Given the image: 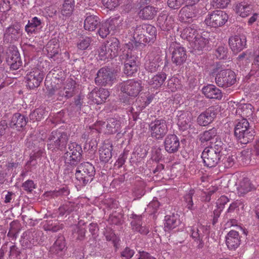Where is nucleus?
I'll use <instances>...</instances> for the list:
<instances>
[{
	"label": "nucleus",
	"mask_w": 259,
	"mask_h": 259,
	"mask_svg": "<svg viewBox=\"0 0 259 259\" xmlns=\"http://www.w3.org/2000/svg\"><path fill=\"white\" fill-rule=\"evenodd\" d=\"M110 93L108 90L105 89H100L98 91L92 92L90 95V97L93 99L94 103L97 104H101L105 102Z\"/></svg>",
	"instance_id": "obj_32"
},
{
	"label": "nucleus",
	"mask_w": 259,
	"mask_h": 259,
	"mask_svg": "<svg viewBox=\"0 0 259 259\" xmlns=\"http://www.w3.org/2000/svg\"><path fill=\"white\" fill-rule=\"evenodd\" d=\"M132 230L134 232H139L142 235H146L149 232V228L146 226H142L141 222L137 223L135 222H131Z\"/></svg>",
	"instance_id": "obj_55"
},
{
	"label": "nucleus",
	"mask_w": 259,
	"mask_h": 259,
	"mask_svg": "<svg viewBox=\"0 0 259 259\" xmlns=\"http://www.w3.org/2000/svg\"><path fill=\"white\" fill-rule=\"evenodd\" d=\"M44 78L42 71L38 68H33L27 73L25 79L27 87L30 89H34L38 88Z\"/></svg>",
	"instance_id": "obj_14"
},
{
	"label": "nucleus",
	"mask_w": 259,
	"mask_h": 259,
	"mask_svg": "<svg viewBox=\"0 0 259 259\" xmlns=\"http://www.w3.org/2000/svg\"><path fill=\"white\" fill-rule=\"evenodd\" d=\"M62 158L66 165L75 167L80 164L82 159V155L70 154L67 151L64 153Z\"/></svg>",
	"instance_id": "obj_34"
},
{
	"label": "nucleus",
	"mask_w": 259,
	"mask_h": 259,
	"mask_svg": "<svg viewBox=\"0 0 259 259\" xmlns=\"http://www.w3.org/2000/svg\"><path fill=\"white\" fill-rule=\"evenodd\" d=\"M178 122L177 124L179 129L185 131L192 126V120L193 116L191 113L189 111H179L177 114Z\"/></svg>",
	"instance_id": "obj_20"
},
{
	"label": "nucleus",
	"mask_w": 259,
	"mask_h": 259,
	"mask_svg": "<svg viewBox=\"0 0 259 259\" xmlns=\"http://www.w3.org/2000/svg\"><path fill=\"white\" fill-rule=\"evenodd\" d=\"M215 80L216 84L219 87L228 88L232 86L236 82V74L231 70H223L216 75Z\"/></svg>",
	"instance_id": "obj_9"
},
{
	"label": "nucleus",
	"mask_w": 259,
	"mask_h": 259,
	"mask_svg": "<svg viewBox=\"0 0 259 259\" xmlns=\"http://www.w3.org/2000/svg\"><path fill=\"white\" fill-rule=\"evenodd\" d=\"M228 19L227 14L224 11L215 10L209 13L204 22L207 26L217 28L224 25Z\"/></svg>",
	"instance_id": "obj_8"
},
{
	"label": "nucleus",
	"mask_w": 259,
	"mask_h": 259,
	"mask_svg": "<svg viewBox=\"0 0 259 259\" xmlns=\"http://www.w3.org/2000/svg\"><path fill=\"white\" fill-rule=\"evenodd\" d=\"M149 130L152 138L161 140L168 132L167 122L163 119H156L149 124Z\"/></svg>",
	"instance_id": "obj_7"
},
{
	"label": "nucleus",
	"mask_w": 259,
	"mask_h": 259,
	"mask_svg": "<svg viewBox=\"0 0 259 259\" xmlns=\"http://www.w3.org/2000/svg\"><path fill=\"white\" fill-rule=\"evenodd\" d=\"M75 207L74 202L67 201L59 207L58 208L59 214L61 216H63L65 214H69L74 210Z\"/></svg>",
	"instance_id": "obj_51"
},
{
	"label": "nucleus",
	"mask_w": 259,
	"mask_h": 259,
	"mask_svg": "<svg viewBox=\"0 0 259 259\" xmlns=\"http://www.w3.org/2000/svg\"><path fill=\"white\" fill-rule=\"evenodd\" d=\"M191 233L192 237L196 241L197 239L203 238L204 232H207V227L205 226H199L197 227H193L191 229Z\"/></svg>",
	"instance_id": "obj_52"
},
{
	"label": "nucleus",
	"mask_w": 259,
	"mask_h": 259,
	"mask_svg": "<svg viewBox=\"0 0 259 259\" xmlns=\"http://www.w3.org/2000/svg\"><path fill=\"white\" fill-rule=\"evenodd\" d=\"M95 172V168L93 164L88 162H83L77 166L75 176L79 183L85 186L93 181Z\"/></svg>",
	"instance_id": "obj_5"
},
{
	"label": "nucleus",
	"mask_w": 259,
	"mask_h": 259,
	"mask_svg": "<svg viewBox=\"0 0 259 259\" xmlns=\"http://www.w3.org/2000/svg\"><path fill=\"white\" fill-rule=\"evenodd\" d=\"M105 45L115 57L118 55L120 42L116 37H111L104 42Z\"/></svg>",
	"instance_id": "obj_45"
},
{
	"label": "nucleus",
	"mask_w": 259,
	"mask_h": 259,
	"mask_svg": "<svg viewBox=\"0 0 259 259\" xmlns=\"http://www.w3.org/2000/svg\"><path fill=\"white\" fill-rule=\"evenodd\" d=\"M164 146L167 153H175L178 151L180 147L179 139L175 134H169L165 138Z\"/></svg>",
	"instance_id": "obj_22"
},
{
	"label": "nucleus",
	"mask_w": 259,
	"mask_h": 259,
	"mask_svg": "<svg viewBox=\"0 0 259 259\" xmlns=\"http://www.w3.org/2000/svg\"><path fill=\"white\" fill-rule=\"evenodd\" d=\"M202 93L207 98L221 100L223 97L221 91L214 85L208 84L202 88Z\"/></svg>",
	"instance_id": "obj_27"
},
{
	"label": "nucleus",
	"mask_w": 259,
	"mask_h": 259,
	"mask_svg": "<svg viewBox=\"0 0 259 259\" xmlns=\"http://www.w3.org/2000/svg\"><path fill=\"white\" fill-rule=\"evenodd\" d=\"M203 12L199 6H191L186 5L179 12V20L181 22L190 23L193 18L201 15Z\"/></svg>",
	"instance_id": "obj_11"
},
{
	"label": "nucleus",
	"mask_w": 259,
	"mask_h": 259,
	"mask_svg": "<svg viewBox=\"0 0 259 259\" xmlns=\"http://www.w3.org/2000/svg\"><path fill=\"white\" fill-rule=\"evenodd\" d=\"M54 83H51L50 86L46 84L47 86L48 95L50 97L55 96L57 100L64 102L76 94V83L71 79H67L62 86L58 83L56 84L54 82Z\"/></svg>",
	"instance_id": "obj_2"
},
{
	"label": "nucleus",
	"mask_w": 259,
	"mask_h": 259,
	"mask_svg": "<svg viewBox=\"0 0 259 259\" xmlns=\"http://www.w3.org/2000/svg\"><path fill=\"white\" fill-rule=\"evenodd\" d=\"M179 217L180 216L177 213L166 215L165 217L164 231L169 232L171 230L179 226L181 223Z\"/></svg>",
	"instance_id": "obj_30"
},
{
	"label": "nucleus",
	"mask_w": 259,
	"mask_h": 259,
	"mask_svg": "<svg viewBox=\"0 0 259 259\" xmlns=\"http://www.w3.org/2000/svg\"><path fill=\"white\" fill-rule=\"evenodd\" d=\"M125 48H126L123 49L119 55L120 60L124 61V64H139L138 57L132 54V51L127 46Z\"/></svg>",
	"instance_id": "obj_28"
},
{
	"label": "nucleus",
	"mask_w": 259,
	"mask_h": 259,
	"mask_svg": "<svg viewBox=\"0 0 259 259\" xmlns=\"http://www.w3.org/2000/svg\"><path fill=\"white\" fill-rule=\"evenodd\" d=\"M52 43L50 41L48 44L47 51L48 56L49 58L53 59L54 61H57L59 58V52L60 51L59 46L58 45H53L52 46Z\"/></svg>",
	"instance_id": "obj_50"
},
{
	"label": "nucleus",
	"mask_w": 259,
	"mask_h": 259,
	"mask_svg": "<svg viewBox=\"0 0 259 259\" xmlns=\"http://www.w3.org/2000/svg\"><path fill=\"white\" fill-rule=\"evenodd\" d=\"M91 38L89 37H82L79 39L77 44V47L81 50H86L90 45Z\"/></svg>",
	"instance_id": "obj_64"
},
{
	"label": "nucleus",
	"mask_w": 259,
	"mask_h": 259,
	"mask_svg": "<svg viewBox=\"0 0 259 259\" xmlns=\"http://www.w3.org/2000/svg\"><path fill=\"white\" fill-rule=\"evenodd\" d=\"M240 206H241L242 208H243L244 205L242 202L239 200H236L230 205L227 210L226 213V217L231 220L232 223H235V220L232 218L234 216V214L237 213Z\"/></svg>",
	"instance_id": "obj_43"
},
{
	"label": "nucleus",
	"mask_w": 259,
	"mask_h": 259,
	"mask_svg": "<svg viewBox=\"0 0 259 259\" xmlns=\"http://www.w3.org/2000/svg\"><path fill=\"white\" fill-rule=\"evenodd\" d=\"M209 145L207 146V148L213 150L217 154H219L220 156L226 154V152L227 149V146L226 143H224L220 138L217 137L214 142L210 141Z\"/></svg>",
	"instance_id": "obj_31"
},
{
	"label": "nucleus",
	"mask_w": 259,
	"mask_h": 259,
	"mask_svg": "<svg viewBox=\"0 0 259 259\" xmlns=\"http://www.w3.org/2000/svg\"><path fill=\"white\" fill-rule=\"evenodd\" d=\"M195 193L194 189L190 190L184 196V199L186 203V207L190 210L194 209V203L193 202V196Z\"/></svg>",
	"instance_id": "obj_58"
},
{
	"label": "nucleus",
	"mask_w": 259,
	"mask_h": 259,
	"mask_svg": "<svg viewBox=\"0 0 259 259\" xmlns=\"http://www.w3.org/2000/svg\"><path fill=\"white\" fill-rule=\"evenodd\" d=\"M27 122L28 118L25 115L20 113H16L12 116L9 125L11 127L20 130L25 126Z\"/></svg>",
	"instance_id": "obj_26"
},
{
	"label": "nucleus",
	"mask_w": 259,
	"mask_h": 259,
	"mask_svg": "<svg viewBox=\"0 0 259 259\" xmlns=\"http://www.w3.org/2000/svg\"><path fill=\"white\" fill-rule=\"evenodd\" d=\"M228 48L223 45L218 47L215 50L214 55L219 59H225L227 58Z\"/></svg>",
	"instance_id": "obj_61"
},
{
	"label": "nucleus",
	"mask_w": 259,
	"mask_h": 259,
	"mask_svg": "<svg viewBox=\"0 0 259 259\" xmlns=\"http://www.w3.org/2000/svg\"><path fill=\"white\" fill-rule=\"evenodd\" d=\"M68 153L70 154L82 155V150L80 145L76 142H70L68 144Z\"/></svg>",
	"instance_id": "obj_62"
},
{
	"label": "nucleus",
	"mask_w": 259,
	"mask_h": 259,
	"mask_svg": "<svg viewBox=\"0 0 259 259\" xmlns=\"http://www.w3.org/2000/svg\"><path fill=\"white\" fill-rule=\"evenodd\" d=\"M174 19L171 16L161 13L157 18V25L163 31H169L172 27Z\"/></svg>",
	"instance_id": "obj_24"
},
{
	"label": "nucleus",
	"mask_w": 259,
	"mask_h": 259,
	"mask_svg": "<svg viewBox=\"0 0 259 259\" xmlns=\"http://www.w3.org/2000/svg\"><path fill=\"white\" fill-rule=\"evenodd\" d=\"M112 145L110 143L104 144L99 149L100 160L104 163L108 162L112 157Z\"/></svg>",
	"instance_id": "obj_38"
},
{
	"label": "nucleus",
	"mask_w": 259,
	"mask_h": 259,
	"mask_svg": "<svg viewBox=\"0 0 259 259\" xmlns=\"http://www.w3.org/2000/svg\"><path fill=\"white\" fill-rule=\"evenodd\" d=\"M124 73L127 76H132L136 72H137L139 68V64H124Z\"/></svg>",
	"instance_id": "obj_63"
},
{
	"label": "nucleus",
	"mask_w": 259,
	"mask_h": 259,
	"mask_svg": "<svg viewBox=\"0 0 259 259\" xmlns=\"http://www.w3.org/2000/svg\"><path fill=\"white\" fill-rule=\"evenodd\" d=\"M221 157L219 154L216 153L207 147H205L201 154L204 165L208 167L215 166L220 162Z\"/></svg>",
	"instance_id": "obj_18"
},
{
	"label": "nucleus",
	"mask_w": 259,
	"mask_h": 259,
	"mask_svg": "<svg viewBox=\"0 0 259 259\" xmlns=\"http://www.w3.org/2000/svg\"><path fill=\"white\" fill-rule=\"evenodd\" d=\"M157 10L156 8L147 6L140 10L139 15L143 20H152L156 16Z\"/></svg>",
	"instance_id": "obj_41"
},
{
	"label": "nucleus",
	"mask_w": 259,
	"mask_h": 259,
	"mask_svg": "<svg viewBox=\"0 0 259 259\" xmlns=\"http://www.w3.org/2000/svg\"><path fill=\"white\" fill-rule=\"evenodd\" d=\"M236 13L241 17L244 18L249 15L252 10V6L250 4L243 1L237 4L235 7Z\"/></svg>",
	"instance_id": "obj_36"
},
{
	"label": "nucleus",
	"mask_w": 259,
	"mask_h": 259,
	"mask_svg": "<svg viewBox=\"0 0 259 259\" xmlns=\"http://www.w3.org/2000/svg\"><path fill=\"white\" fill-rule=\"evenodd\" d=\"M100 24L99 18L94 15L87 16L84 21V28L89 31H94Z\"/></svg>",
	"instance_id": "obj_35"
},
{
	"label": "nucleus",
	"mask_w": 259,
	"mask_h": 259,
	"mask_svg": "<svg viewBox=\"0 0 259 259\" xmlns=\"http://www.w3.org/2000/svg\"><path fill=\"white\" fill-rule=\"evenodd\" d=\"M9 259H21V251L20 249L15 244H13L10 247L9 252Z\"/></svg>",
	"instance_id": "obj_56"
},
{
	"label": "nucleus",
	"mask_w": 259,
	"mask_h": 259,
	"mask_svg": "<svg viewBox=\"0 0 259 259\" xmlns=\"http://www.w3.org/2000/svg\"><path fill=\"white\" fill-rule=\"evenodd\" d=\"M39 233L28 230L23 233L20 242L24 249L31 248L38 243Z\"/></svg>",
	"instance_id": "obj_17"
},
{
	"label": "nucleus",
	"mask_w": 259,
	"mask_h": 259,
	"mask_svg": "<svg viewBox=\"0 0 259 259\" xmlns=\"http://www.w3.org/2000/svg\"><path fill=\"white\" fill-rule=\"evenodd\" d=\"M161 148L160 147L154 146L152 148L151 159L156 162H159L162 159Z\"/></svg>",
	"instance_id": "obj_60"
},
{
	"label": "nucleus",
	"mask_w": 259,
	"mask_h": 259,
	"mask_svg": "<svg viewBox=\"0 0 259 259\" xmlns=\"http://www.w3.org/2000/svg\"><path fill=\"white\" fill-rule=\"evenodd\" d=\"M217 111L214 106L209 107L198 116V124L200 126H206L211 123L216 116Z\"/></svg>",
	"instance_id": "obj_21"
},
{
	"label": "nucleus",
	"mask_w": 259,
	"mask_h": 259,
	"mask_svg": "<svg viewBox=\"0 0 259 259\" xmlns=\"http://www.w3.org/2000/svg\"><path fill=\"white\" fill-rule=\"evenodd\" d=\"M74 0H64L61 12L63 15H69L74 8Z\"/></svg>",
	"instance_id": "obj_54"
},
{
	"label": "nucleus",
	"mask_w": 259,
	"mask_h": 259,
	"mask_svg": "<svg viewBox=\"0 0 259 259\" xmlns=\"http://www.w3.org/2000/svg\"><path fill=\"white\" fill-rule=\"evenodd\" d=\"M166 78V74L165 73H159L150 79L148 83L154 88H158L163 84Z\"/></svg>",
	"instance_id": "obj_46"
},
{
	"label": "nucleus",
	"mask_w": 259,
	"mask_h": 259,
	"mask_svg": "<svg viewBox=\"0 0 259 259\" xmlns=\"http://www.w3.org/2000/svg\"><path fill=\"white\" fill-rule=\"evenodd\" d=\"M49 193L52 198H55V197H58L59 196H67L69 194L70 191L68 188L65 186L59 189L58 190H56L53 191H51Z\"/></svg>",
	"instance_id": "obj_59"
},
{
	"label": "nucleus",
	"mask_w": 259,
	"mask_h": 259,
	"mask_svg": "<svg viewBox=\"0 0 259 259\" xmlns=\"http://www.w3.org/2000/svg\"><path fill=\"white\" fill-rule=\"evenodd\" d=\"M246 42V40L244 36H232L229 39L230 48L234 53L241 51L245 47Z\"/></svg>",
	"instance_id": "obj_23"
},
{
	"label": "nucleus",
	"mask_w": 259,
	"mask_h": 259,
	"mask_svg": "<svg viewBox=\"0 0 259 259\" xmlns=\"http://www.w3.org/2000/svg\"><path fill=\"white\" fill-rule=\"evenodd\" d=\"M199 34L197 27L196 26H191L183 30L181 36L182 38L186 39L191 42L194 40Z\"/></svg>",
	"instance_id": "obj_42"
},
{
	"label": "nucleus",
	"mask_w": 259,
	"mask_h": 259,
	"mask_svg": "<svg viewBox=\"0 0 259 259\" xmlns=\"http://www.w3.org/2000/svg\"><path fill=\"white\" fill-rule=\"evenodd\" d=\"M106 127L109 134H115L120 130V122L115 118H108Z\"/></svg>",
	"instance_id": "obj_47"
},
{
	"label": "nucleus",
	"mask_w": 259,
	"mask_h": 259,
	"mask_svg": "<svg viewBox=\"0 0 259 259\" xmlns=\"http://www.w3.org/2000/svg\"><path fill=\"white\" fill-rule=\"evenodd\" d=\"M117 88L121 92L132 97H136L142 90L141 81L133 79L120 82Z\"/></svg>",
	"instance_id": "obj_12"
},
{
	"label": "nucleus",
	"mask_w": 259,
	"mask_h": 259,
	"mask_svg": "<svg viewBox=\"0 0 259 259\" xmlns=\"http://www.w3.org/2000/svg\"><path fill=\"white\" fill-rule=\"evenodd\" d=\"M112 55V53L107 49L105 44L100 46L98 49V57L101 60L105 61L107 59H112L115 57Z\"/></svg>",
	"instance_id": "obj_53"
},
{
	"label": "nucleus",
	"mask_w": 259,
	"mask_h": 259,
	"mask_svg": "<svg viewBox=\"0 0 259 259\" xmlns=\"http://www.w3.org/2000/svg\"><path fill=\"white\" fill-rule=\"evenodd\" d=\"M46 112L42 108H37L29 115L30 119L33 121H40L44 118Z\"/></svg>",
	"instance_id": "obj_57"
},
{
	"label": "nucleus",
	"mask_w": 259,
	"mask_h": 259,
	"mask_svg": "<svg viewBox=\"0 0 259 259\" xmlns=\"http://www.w3.org/2000/svg\"><path fill=\"white\" fill-rule=\"evenodd\" d=\"M253 106L250 104H244L237 109L236 112L242 118L239 119L234 128V136L238 142L247 144L252 141L255 136L254 125L245 117L251 116L253 113Z\"/></svg>",
	"instance_id": "obj_1"
},
{
	"label": "nucleus",
	"mask_w": 259,
	"mask_h": 259,
	"mask_svg": "<svg viewBox=\"0 0 259 259\" xmlns=\"http://www.w3.org/2000/svg\"><path fill=\"white\" fill-rule=\"evenodd\" d=\"M6 63L12 70L18 69L22 65V61L20 54L16 47L9 48L6 57Z\"/></svg>",
	"instance_id": "obj_15"
},
{
	"label": "nucleus",
	"mask_w": 259,
	"mask_h": 259,
	"mask_svg": "<svg viewBox=\"0 0 259 259\" xmlns=\"http://www.w3.org/2000/svg\"><path fill=\"white\" fill-rule=\"evenodd\" d=\"M217 134V130L215 127L205 131L200 134L199 141L200 142V146L202 147L206 146L208 142L211 141L215 138L218 137Z\"/></svg>",
	"instance_id": "obj_33"
},
{
	"label": "nucleus",
	"mask_w": 259,
	"mask_h": 259,
	"mask_svg": "<svg viewBox=\"0 0 259 259\" xmlns=\"http://www.w3.org/2000/svg\"><path fill=\"white\" fill-rule=\"evenodd\" d=\"M132 29L136 47L141 44L153 42L156 39V28L151 24H143L133 27Z\"/></svg>",
	"instance_id": "obj_3"
},
{
	"label": "nucleus",
	"mask_w": 259,
	"mask_h": 259,
	"mask_svg": "<svg viewBox=\"0 0 259 259\" xmlns=\"http://www.w3.org/2000/svg\"><path fill=\"white\" fill-rule=\"evenodd\" d=\"M46 231L56 232L63 228V225L58 220H48L44 226Z\"/></svg>",
	"instance_id": "obj_48"
},
{
	"label": "nucleus",
	"mask_w": 259,
	"mask_h": 259,
	"mask_svg": "<svg viewBox=\"0 0 259 259\" xmlns=\"http://www.w3.org/2000/svg\"><path fill=\"white\" fill-rule=\"evenodd\" d=\"M240 237L237 231L231 230L226 236V242L228 248L234 250L240 244Z\"/></svg>",
	"instance_id": "obj_25"
},
{
	"label": "nucleus",
	"mask_w": 259,
	"mask_h": 259,
	"mask_svg": "<svg viewBox=\"0 0 259 259\" xmlns=\"http://www.w3.org/2000/svg\"><path fill=\"white\" fill-rule=\"evenodd\" d=\"M159 49H155L150 52L147 56L145 63V69L150 72H154L158 70L162 64Z\"/></svg>",
	"instance_id": "obj_10"
},
{
	"label": "nucleus",
	"mask_w": 259,
	"mask_h": 259,
	"mask_svg": "<svg viewBox=\"0 0 259 259\" xmlns=\"http://www.w3.org/2000/svg\"><path fill=\"white\" fill-rule=\"evenodd\" d=\"M21 229V225L18 220H15L12 222L10 224L9 231L8 233V236L12 238V240H15Z\"/></svg>",
	"instance_id": "obj_49"
},
{
	"label": "nucleus",
	"mask_w": 259,
	"mask_h": 259,
	"mask_svg": "<svg viewBox=\"0 0 259 259\" xmlns=\"http://www.w3.org/2000/svg\"><path fill=\"white\" fill-rule=\"evenodd\" d=\"M145 104L141 105L140 101H137L132 104L127 110L130 119H133L134 121H136L138 118L140 113L145 108Z\"/></svg>",
	"instance_id": "obj_40"
},
{
	"label": "nucleus",
	"mask_w": 259,
	"mask_h": 259,
	"mask_svg": "<svg viewBox=\"0 0 259 259\" xmlns=\"http://www.w3.org/2000/svg\"><path fill=\"white\" fill-rule=\"evenodd\" d=\"M169 50L172 55V62L176 65H181L186 61L187 55L186 49L180 44L172 42L170 44Z\"/></svg>",
	"instance_id": "obj_13"
},
{
	"label": "nucleus",
	"mask_w": 259,
	"mask_h": 259,
	"mask_svg": "<svg viewBox=\"0 0 259 259\" xmlns=\"http://www.w3.org/2000/svg\"><path fill=\"white\" fill-rule=\"evenodd\" d=\"M66 248V243L65 238L63 236H60L56 240L53 246L51 248V250L58 255H63V252Z\"/></svg>",
	"instance_id": "obj_44"
},
{
	"label": "nucleus",
	"mask_w": 259,
	"mask_h": 259,
	"mask_svg": "<svg viewBox=\"0 0 259 259\" xmlns=\"http://www.w3.org/2000/svg\"><path fill=\"white\" fill-rule=\"evenodd\" d=\"M256 190V187L251 181L247 178H244L240 182L239 185L237 188V191L239 196H244L247 193L254 191Z\"/></svg>",
	"instance_id": "obj_29"
},
{
	"label": "nucleus",
	"mask_w": 259,
	"mask_h": 259,
	"mask_svg": "<svg viewBox=\"0 0 259 259\" xmlns=\"http://www.w3.org/2000/svg\"><path fill=\"white\" fill-rule=\"evenodd\" d=\"M208 35L207 32H204L203 33L199 34L194 40L190 42L193 52L200 54V52L207 50L209 44Z\"/></svg>",
	"instance_id": "obj_16"
},
{
	"label": "nucleus",
	"mask_w": 259,
	"mask_h": 259,
	"mask_svg": "<svg viewBox=\"0 0 259 259\" xmlns=\"http://www.w3.org/2000/svg\"><path fill=\"white\" fill-rule=\"evenodd\" d=\"M41 20L37 17H34L28 21L25 27V31L29 35L35 33L41 27Z\"/></svg>",
	"instance_id": "obj_39"
},
{
	"label": "nucleus",
	"mask_w": 259,
	"mask_h": 259,
	"mask_svg": "<svg viewBox=\"0 0 259 259\" xmlns=\"http://www.w3.org/2000/svg\"><path fill=\"white\" fill-rule=\"evenodd\" d=\"M115 20L112 21L111 22L109 20L102 22L99 25L100 26L98 30V33L102 38L106 37L111 31L114 32V29L115 24L117 23Z\"/></svg>",
	"instance_id": "obj_37"
},
{
	"label": "nucleus",
	"mask_w": 259,
	"mask_h": 259,
	"mask_svg": "<svg viewBox=\"0 0 259 259\" xmlns=\"http://www.w3.org/2000/svg\"><path fill=\"white\" fill-rule=\"evenodd\" d=\"M116 72L110 67L101 68L97 72L95 78L96 84L100 86L111 85L116 78Z\"/></svg>",
	"instance_id": "obj_6"
},
{
	"label": "nucleus",
	"mask_w": 259,
	"mask_h": 259,
	"mask_svg": "<svg viewBox=\"0 0 259 259\" xmlns=\"http://www.w3.org/2000/svg\"><path fill=\"white\" fill-rule=\"evenodd\" d=\"M21 35L20 25L18 24H13L6 29L3 40L5 43H13L18 40Z\"/></svg>",
	"instance_id": "obj_19"
},
{
	"label": "nucleus",
	"mask_w": 259,
	"mask_h": 259,
	"mask_svg": "<svg viewBox=\"0 0 259 259\" xmlns=\"http://www.w3.org/2000/svg\"><path fill=\"white\" fill-rule=\"evenodd\" d=\"M69 135L61 130L53 131L48 138V149L53 152L64 151L68 142Z\"/></svg>",
	"instance_id": "obj_4"
}]
</instances>
